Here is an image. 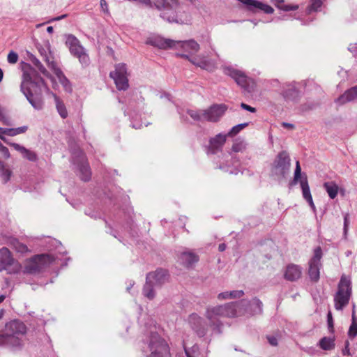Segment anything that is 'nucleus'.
I'll use <instances>...</instances> for the list:
<instances>
[{
    "mask_svg": "<svg viewBox=\"0 0 357 357\" xmlns=\"http://www.w3.org/2000/svg\"><path fill=\"white\" fill-rule=\"evenodd\" d=\"M300 181V185L302 190V195L303 199L308 203L309 206H310L312 211L315 213H316V207L314 204L312 197L311 195L310 186L307 183V180H292L289 183V186L292 187L294 185H296L298 182Z\"/></svg>",
    "mask_w": 357,
    "mask_h": 357,
    "instance_id": "nucleus-15",
    "label": "nucleus"
},
{
    "mask_svg": "<svg viewBox=\"0 0 357 357\" xmlns=\"http://www.w3.org/2000/svg\"><path fill=\"white\" fill-rule=\"evenodd\" d=\"M179 260L184 266L190 267L199 261V257L190 250H185L181 253Z\"/></svg>",
    "mask_w": 357,
    "mask_h": 357,
    "instance_id": "nucleus-20",
    "label": "nucleus"
},
{
    "mask_svg": "<svg viewBox=\"0 0 357 357\" xmlns=\"http://www.w3.org/2000/svg\"><path fill=\"white\" fill-rule=\"evenodd\" d=\"M283 126L284 127H287V128H292V126L290 125V124H287V123H283Z\"/></svg>",
    "mask_w": 357,
    "mask_h": 357,
    "instance_id": "nucleus-60",
    "label": "nucleus"
},
{
    "mask_svg": "<svg viewBox=\"0 0 357 357\" xmlns=\"http://www.w3.org/2000/svg\"><path fill=\"white\" fill-rule=\"evenodd\" d=\"M109 75L114 79L119 90H126L128 88L129 84L126 64H117L115 66V70L111 72Z\"/></svg>",
    "mask_w": 357,
    "mask_h": 357,
    "instance_id": "nucleus-10",
    "label": "nucleus"
},
{
    "mask_svg": "<svg viewBox=\"0 0 357 357\" xmlns=\"http://www.w3.org/2000/svg\"><path fill=\"white\" fill-rule=\"evenodd\" d=\"M150 44L160 49H167L169 47H174L176 41L165 39L160 36H155L149 40Z\"/></svg>",
    "mask_w": 357,
    "mask_h": 357,
    "instance_id": "nucleus-22",
    "label": "nucleus"
},
{
    "mask_svg": "<svg viewBox=\"0 0 357 357\" xmlns=\"http://www.w3.org/2000/svg\"><path fill=\"white\" fill-rule=\"evenodd\" d=\"M192 63L200 67L202 69L211 70L214 68V65L205 57L195 58L191 61Z\"/></svg>",
    "mask_w": 357,
    "mask_h": 357,
    "instance_id": "nucleus-26",
    "label": "nucleus"
},
{
    "mask_svg": "<svg viewBox=\"0 0 357 357\" xmlns=\"http://www.w3.org/2000/svg\"><path fill=\"white\" fill-rule=\"evenodd\" d=\"M5 330L10 337L15 339L14 345L17 347L20 344L22 337L26 332V327L22 321L13 320L6 324Z\"/></svg>",
    "mask_w": 357,
    "mask_h": 357,
    "instance_id": "nucleus-11",
    "label": "nucleus"
},
{
    "mask_svg": "<svg viewBox=\"0 0 357 357\" xmlns=\"http://www.w3.org/2000/svg\"><path fill=\"white\" fill-rule=\"evenodd\" d=\"M226 135H217L214 138L210 140L208 152H210L211 153H215L218 149H220L224 145V144L226 142Z\"/></svg>",
    "mask_w": 357,
    "mask_h": 357,
    "instance_id": "nucleus-23",
    "label": "nucleus"
},
{
    "mask_svg": "<svg viewBox=\"0 0 357 357\" xmlns=\"http://www.w3.org/2000/svg\"><path fill=\"white\" fill-rule=\"evenodd\" d=\"M100 6L104 11H107V3L105 0L100 1Z\"/></svg>",
    "mask_w": 357,
    "mask_h": 357,
    "instance_id": "nucleus-52",
    "label": "nucleus"
},
{
    "mask_svg": "<svg viewBox=\"0 0 357 357\" xmlns=\"http://www.w3.org/2000/svg\"><path fill=\"white\" fill-rule=\"evenodd\" d=\"M241 3L246 5L248 8L253 12L257 10H261L265 13H273L274 10L273 8L266 3H263L260 1L256 0H239Z\"/></svg>",
    "mask_w": 357,
    "mask_h": 357,
    "instance_id": "nucleus-17",
    "label": "nucleus"
},
{
    "mask_svg": "<svg viewBox=\"0 0 357 357\" xmlns=\"http://www.w3.org/2000/svg\"><path fill=\"white\" fill-rule=\"evenodd\" d=\"M303 268L294 264H288L284 271V278L286 280L294 282L301 278Z\"/></svg>",
    "mask_w": 357,
    "mask_h": 357,
    "instance_id": "nucleus-16",
    "label": "nucleus"
},
{
    "mask_svg": "<svg viewBox=\"0 0 357 357\" xmlns=\"http://www.w3.org/2000/svg\"><path fill=\"white\" fill-rule=\"evenodd\" d=\"M167 280V271L162 268L148 273L143 288V295L148 299L153 300L155 296V289L160 287Z\"/></svg>",
    "mask_w": 357,
    "mask_h": 357,
    "instance_id": "nucleus-3",
    "label": "nucleus"
},
{
    "mask_svg": "<svg viewBox=\"0 0 357 357\" xmlns=\"http://www.w3.org/2000/svg\"><path fill=\"white\" fill-rule=\"evenodd\" d=\"M354 311L355 312V304H353V310H352V312H353Z\"/></svg>",
    "mask_w": 357,
    "mask_h": 357,
    "instance_id": "nucleus-62",
    "label": "nucleus"
},
{
    "mask_svg": "<svg viewBox=\"0 0 357 357\" xmlns=\"http://www.w3.org/2000/svg\"><path fill=\"white\" fill-rule=\"evenodd\" d=\"M27 130L28 127L25 126L17 128H0V139L8 144V143L10 142H8V140L5 138L4 135L13 137L17 135L25 133L27 131Z\"/></svg>",
    "mask_w": 357,
    "mask_h": 357,
    "instance_id": "nucleus-19",
    "label": "nucleus"
},
{
    "mask_svg": "<svg viewBox=\"0 0 357 357\" xmlns=\"http://www.w3.org/2000/svg\"><path fill=\"white\" fill-rule=\"evenodd\" d=\"M166 15H167V17L169 22H179L180 21H181V19H178L177 15H172L171 14H169L168 13H166Z\"/></svg>",
    "mask_w": 357,
    "mask_h": 357,
    "instance_id": "nucleus-42",
    "label": "nucleus"
},
{
    "mask_svg": "<svg viewBox=\"0 0 357 357\" xmlns=\"http://www.w3.org/2000/svg\"><path fill=\"white\" fill-rule=\"evenodd\" d=\"M24 191H29V192H31L33 190L32 188H26V186L24 185Z\"/></svg>",
    "mask_w": 357,
    "mask_h": 357,
    "instance_id": "nucleus-58",
    "label": "nucleus"
},
{
    "mask_svg": "<svg viewBox=\"0 0 357 357\" xmlns=\"http://www.w3.org/2000/svg\"><path fill=\"white\" fill-rule=\"evenodd\" d=\"M322 251L320 247H317L314 250V255L309 262L308 274L311 280L317 282L319 279V270L321 266V259Z\"/></svg>",
    "mask_w": 357,
    "mask_h": 357,
    "instance_id": "nucleus-12",
    "label": "nucleus"
},
{
    "mask_svg": "<svg viewBox=\"0 0 357 357\" xmlns=\"http://www.w3.org/2000/svg\"><path fill=\"white\" fill-rule=\"evenodd\" d=\"M226 249V245L225 243H221L218 246V250L220 252H223Z\"/></svg>",
    "mask_w": 357,
    "mask_h": 357,
    "instance_id": "nucleus-54",
    "label": "nucleus"
},
{
    "mask_svg": "<svg viewBox=\"0 0 357 357\" xmlns=\"http://www.w3.org/2000/svg\"><path fill=\"white\" fill-rule=\"evenodd\" d=\"M319 345L323 350H331L335 347L334 340L328 337H324L319 340Z\"/></svg>",
    "mask_w": 357,
    "mask_h": 357,
    "instance_id": "nucleus-29",
    "label": "nucleus"
},
{
    "mask_svg": "<svg viewBox=\"0 0 357 357\" xmlns=\"http://www.w3.org/2000/svg\"><path fill=\"white\" fill-rule=\"evenodd\" d=\"M267 340L269 344L272 346H276L278 344V340L274 336H268Z\"/></svg>",
    "mask_w": 357,
    "mask_h": 357,
    "instance_id": "nucleus-47",
    "label": "nucleus"
},
{
    "mask_svg": "<svg viewBox=\"0 0 357 357\" xmlns=\"http://www.w3.org/2000/svg\"><path fill=\"white\" fill-rule=\"evenodd\" d=\"M20 265L12 256L7 248L0 249V272L6 271L8 274L17 273Z\"/></svg>",
    "mask_w": 357,
    "mask_h": 357,
    "instance_id": "nucleus-6",
    "label": "nucleus"
},
{
    "mask_svg": "<svg viewBox=\"0 0 357 357\" xmlns=\"http://www.w3.org/2000/svg\"><path fill=\"white\" fill-rule=\"evenodd\" d=\"M227 107L225 105H217L212 106L209 109L200 114L191 112L190 116L197 120L217 121L225 112Z\"/></svg>",
    "mask_w": 357,
    "mask_h": 357,
    "instance_id": "nucleus-7",
    "label": "nucleus"
},
{
    "mask_svg": "<svg viewBox=\"0 0 357 357\" xmlns=\"http://www.w3.org/2000/svg\"><path fill=\"white\" fill-rule=\"evenodd\" d=\"M18 61V55L14 52H10L8 55V61L11 64H15Z\"/></svg>",
    "mask_w": 357,
    "mask_h": 357,
    "instance_id": "nucleus-38",
    "label": "nucleus"
},
{
    "mask_svg": "<svg viewBox=\"0 0 357 357\" xmlns=\"http://www.w3.org/2000/svg\"><path fill=\"white\" fill-rule=\"evenodd\" d=\"M58 257L52 254L37 255L26 261L24 266V273L36 274L50 264L56 263Z\"/></svg>",
    "mask_w": 357,
    "mask_h": 357,
    "instance_id": "nucleus-4",
    "label": "nucleus"
},
{
    "mask_svg": "<svg viewBox=\"0 0 357 357\" xmlns=\"http://www.w3.org/2000/svg\"><path fill=\"white\" fill-rule=\"evenodd\" d=\"M48 243L50 245V246L49 247L50 248H51V246L57 247V245L60 244V243L57 241L56 239L52 238L48 239Z\"/></svg>",
    "mask_w": 357,
    "mask_h": 357,
    "instance_id": "nucleus-50",
    "label": "nucleus"
},
{
    "mask_svg": "<svg viewBox=\"0 0 357 357\" xmlns=\"http://www.w3.org/2000/svg\"><path fill=\"white\" fill-rule=\"evenodd\" d=\"M182 48L185 52L188 54H194L196 53L199 49V44L195 40H188V41H176V46L174 48Z\"/></svg>",
    "mask_w": 357,
    "mask_h": 357,
    "instance_id": "nucleus-21",
    "label": "nucleus"
},
{
    "mask_svg": "<svg viewBox=\"0 0 357 357\" xmlns=\"http://www.w3.org/2000/svg\"><path fill=\"white\" fill-rule=\"evenodd\" d=\"M26 181H29V185H35L36 184H39L38 182H36L37 180H31V179H29V180H26ZM36 186H33V190H36Z\"/></svg>",
    "mask_w": 357,
    "mask_h": 357,
    "instance_id": "nucleus-53",
    "label": "nucleus"
},
{
    "mask_svg": "<svg viewBox=\"0 0 357 357\" xmlns=\"http://www.w3.org/2000/svg\"><path fill=\"white\" fill-rule=\"evenodd\" d=\"M134 282H130V284L127 287L126 289L128 291H130V288L134 285Z\"/></svg>",
    "mask_w": 357,
    "mask_h": 357,
    "instance_id": "nucleus-55",
    "label": "nucleus"
},
{
    "mask_svg": "<svg viewBox=\"0 0 357 357\" xmlns=\"http://www.w3.org/2000/svg\"><path fill=\"white\" fill-rule=\"evenodd\" d=\"M349 341H346L345 342V346H344V348L342 349V354L344 356H349L351 354H350V350H349Z\"/></svg>",
    "mask_w": 357,
    "mask_h": 357,
    "instance_id": "nucleus-46",
    "label": "nucleus"
},
{
    "mask_svg": "<svg viewBox=\"0 0 357 357\" xmlns=\"http://www.w3.org/2000/svg\"><path fill=\"white\" fill-rule=\"evenodd\" d=\"M26 68H28L29 71L24 70V81L21 84V90L26 96L29 102L33 105V107L36 109H40L43 107L42 99L40 98H34L30 89L26 87V84L31 82V75L34 73V70L30 66V65H27Z\"/></svg>",
    "mask_w": 357,
    "mask_h": 357,
    "instance_id": "nucleus-9",
    "label": "nucleus"
},
{
    "mask_svg": "<svg viewBox=\"0 0 357 357\" xmlns=\"http://www.w3.org/2000/svg\"><path fill=\"white\" fill-rule=\"evenodd\" d=\"M10 245L11 247L17 252H19V253H21V254H24V253H26L29 251V249L27 248V246L21 243L19 240L17 239H13L10 241Z\"/></svg>",
    "mask_w": 357,
    "mask_h": 357,
    "instance_id": "nucleus-28",
    "label": "nucleus"
},
{
    "mask_svg": "<svg viewBox=\"0 0 357 357\" xmlns=\"http://www.w3.org/2000/svg\"><path fill=\"white\" fill-rule=\"evenodd\" d=\"M327 322H328V328L330 330H332L333 328V317H332L331 312L328 313Z\"/></svg>",
    "mask_w": 357,
    "mask_h": 357,
    "instance_id": "nucleus-45",
    "label": "nucleus"
},
{
    "mask_svg": "<svg viewBox=\"0 0 357 357\" xmlns=\"http://www.w3.org/2000/svg\"><path fill=\"white\" fill-rule=\"evenodd\" d=\"M348 335L350 338H354L357 335V321L354 311L352 313V322L349 326Z\"/></svg>",
    "mask_w": 357,
    "mask_h": 357,
    "instance_id": "nucleus-34",
    "label": "nucleus"
},
{
    "mask_svg": "<svg viewBox=\"0 0 357 357\" xmlns=\"http://www.w3.org/2000/svg\"><path fill=\"white\" fill-rule=\"evenodd\" d=\"M140 344L142 352H150V354L147 355L146 357H170L169 345L158 335L157 326L152 320L145 324Z\"/></svg>",
    "mask_w": 357,
    "mask_h": 357,
    "instance_id": "nucleus-2",
    "label": "nucleus"
},
{
    "mask_svg": "<svg viewBox=\"0 0 357 357\" xmlns=\"http://www.w3.org/2000/svg\"><path fill=\"white\" fill-rule=\"evenodd\" d=\"M47 30V31L49 33H52L53 32V27L52 26H48Z\"/></svg>",
    "mask_w": 357,
    "mask_h": 357,
    "instance_id": "nucleus-57",
    "label": "nucleus"
},
{
    "mask_svg": "<svg viewBox=\"0 0 357 357\" xmlns=\"http://www.w3.org/2000/svg\"><path fill=\"white\" fill-rule=\"evenodd\" d=\"M0 153H1L3 154V155L4 156V158H8L10 157V152H9V150L7 147H6L5 146H3L1 149H0Z\"/></svg>",
    "mask_w": 357,
    "mask_h": 357,
    "instance_id": "nucleus-43",
    "label": "nucleus"
},
{
    "mask_svg": "<svg viewBox=\"0 0 357 357\" xmlns=\"http://www.w3.org/2000/svg\"><path fill=\"white\" fill-rule=\"evenodd\" d=\"M262 311V303L257 298L248 301L241 300L239 302L229 303L215 307H208L205 316L208 324L215 334L222 333V323L221 317H234L245 314H256Z\"/></svg>",
    "mask_w": 357,
    "mask_h": 357,
    "instance_id": "nucleus-1",
    "label": "nucleus"
},
{
    "mask_svg": "<svg viewBox=\"0 0 357 357\" xmlns=\"http://www.w3.org/2000/svg\"><path fill=\"white\" fill-rule=\"evenodd\" d=\"M11 172L9 168L2 162L0 161V176L10 178Z\"/></svg>",
    "mask_w": 357,
    "mask_h": 357,
    "instance_id": "nucleus-35",
    "label": "nucleus"
},
{
    "mask_svg": "<svg viewBox=\"0 0 357 357\" xmlns=\"http://www.w3.org/2000/svg\"><path fill=\"white\" fill-rule=\"evenodd\" d=\"M243 291L242 290H234L229 291V299L230 298H240L243 295Z\"/></svg>",
    "mask_w": 357,
    "mask_h": 357,
    "instance_id": "nucleus-40",
    "label": "nucleus"
},
{
    "mask_svg": "<svg viewBox=\"0 0 357 357\" xmlns=\"http://www.w3.org/2000/svg\"><path fill=\"white\" fill-rule=\"evenodd\" d=\"M184 349L187 357H206L205 355L200 354L197 345H194L190 349L184 347Z\"/></svg>",
    "mask_w": 357,
    "mask_h": 357,
    "instance_id": "nucleus-33",
    "label": "nucleus"
},
{
    "mask_svg": "<svg viewBox=\"0 0 357 357\" xmlns=\"http://www.w3.org/2000/svg\"><path fill=\"white\" fill-rule=\"evenodd\" d=\"M343 217H344V228H343V230H344V236H346L347 234L348 229H349V213H345L343 215Z\"/></svg>",
    "mask_w": 357,
    "mask_h": 357,
    "instance_id": "nucleus-37",
    "label": "nucleus"
},
{
    "mask_svg": "<svg viewBox=\"0 0 357 357\" xmlns=\"http://www.w3.org/2000/svg\"><path fill=\"white\" fill-rule=\"evenodd\" d=\"M3 77V70L0 68V82H1Z\"/></svg>",
    "mask_w": 357,
    "mask_h": 357,
    "instance_id": "nucleus-56",
    "label": "nucleus"
},
{
    "mask_svg": "<svg viewBox=\"0 0 357 357\" xmlns=\"http://www.w3.org/2000/svg\"><path fill=\"white\" fill-rule=\"evenodd\" d=\"M241 146H242L241 144H234L232 149L235 152H238L241 150Z\"/></svg>",
    "mask_w": 357,
    "mask_h": 357,
    "instance_id": "nucleus-51",
    "label": "nucleus"
},
{
    "mask_svg": "<svg viewBox=\"0 0 357 357\" xmlns=\"http://www.w3.org/2000/svg\"><path fill=\"white\" fill-rule=\"evenodd\" d=\"M301 169L299 161H296V169H295L294 178H295V179L301 178Z\"/></svg>",
    "mask_w": 357,
    "mask_h": 357,
    "instance_id": "nucleus-41",
    "label": "nucleus"
},
{
    "mask_svg": "<svg viewBox=\"0 0 357 357\" xmlns=\"http://www.w3.org/2000/svg\"><path fill=\"white\" fill-rule=\"evenodd\" d=\"M13 338V337H10L6 331L3 333H0V346L17 347L16 345H14V339Z\"/></svg>",
    "mask_w": 357,
    "mask_h": 357,
    "instance_id": "nucleus-31",
    "label": "nucleus"
},
{
    "mask_svg": "<svg viewBox=\"0 0 357 357\" xmlns=\"http://www.w3.org/2000/svg\"><path fill=\"white\" fill-rule=\"evenodd\" d=\"M248 126V123L239 124L232 128V129L228 133L229 136L233 137L237 135L241 130L245 128Z\"/></svg>",
    "mask_w": 357,
    "mask_h": 357,
    "instance_id": "nucleus-36",
    "label": "nucleus"
},
{
    "mask_svg": "<svg viewBox=\"0 0 357 357\" xmlns=\"http://www.w3.org/2000/svg\"><path fill=\"white\" fill-rule=\"evenodd\" d=\"M228 74L236 82L239 86L250 91V84H253V82L247 77L244 73L234 69H228Z\"/></svg>",
    "mask_w": 357,
    "mask_h": 357,
    "instance_id": "nucleus-18",
    "label": "nucleus"
},
{
    "mask_svg": "<svg viewBox=\"0 0 357 357\" xmlns=\"http://www.w3.org/2000/svg\"><path fill=\"white\" fill-rule=\"evenodd\" d=\"M5 298L4 295H0V303L4 301Z\"/></svg>",
    "mask_w": 357,
    "mask_h": 357,
    "instance_id": "nucleus-59",
    "label": "nucleus"
},
{
    "mask_svg": "<svg viewBox=\"0 0 357 357\" xmlns=\"http://www.w3.org/2000/svg\"><path fill=\"white\" fill-rule=\"evenodd\" d=\"M290 167V158L288 153L282 151L278 153L274 162L273 169L276 172L284 174Z\"/></svg>",
    "mask_w": 357,
    "mask_h": 357,
    "instance_id": "nucleus-14",
    "label": "nucleus"
},
{
    "mask_svg": "<svg viewBox=\"0 0 357 357\" xmlns=\"http://www.w3.org/2000/svg\"><path fill=\"white\" fill-rule=\"evenodd\" d=\"M218 298L219 300L229 299V291H225V292L220 293L218 295Z\"/></svg>",
    "mask_w": 357,
    "mask_h": 357,
    "instance_id": "nucleus-44",
    "label": "nucleus"
},
{
    "mask_svg": "<svg viewBox=\"0 0 357 357\" xmlns=\"http://www.w3.org/2000/svg\"><path fill=\"white\" fill-rule=\"evenodd\" d=\"M3 145L2 144V143L0 142V149L3 146Z\"/></svg>",
    "mask_w": 357,
    "mask_h": 357,
    "instance_id": "nucleus-63",
    "label": "nucleus"
},
{
    "mask_svg": "<svg viewBox=\"0 0 357 357\" xmlns=\"http://www.w3.org/2000/svg\"><path fill=\"white\" fill-rule=\"evenodd\" d=\"M8 145L14 148L16 151H19L22 156L30 160L35 161L37 159V155L35 152L26 149L25 147L17 144V143H8Z\"/></svg>",
    "mask_w": 357,
    "mask_h": 357,
    "instance_id": "nucleus-24",
    "label": "nucleus"
},
{
    "mask_svg": "<svg viewBox=\"0 0 357 357\" xmlns=\"http://www.w3.org/2000/svg\"><path fill=\"white\" fill-rule=\"evenodd\" d=\"M3 314V310H0V319L2 317Z\"/></svg>",
    "mask_w": 357,
    "mask_h": 357,
    "instance_id": "nucleus-61",
    "label": "nucleus"
},
{
    "mask_svg": "<svg viewBox=\"0 0 357 357\" xmlns=\"http://www.w3.org/2000/svg\"><path fill=\"white\" fill-rule=\"evenodd\" d=\"M271 1L274 3V5L278 8L279 9L283 10H296L298 6L297 5H293V4H285L284 3V0H271Z\"/></svg>",
    "mask_w": 357,
    "mask_h": 357,
    "instance_id": "nucleus-30",
    "label": "nucleus"
},
{
    "mask_svg": "<svg viewBox=\"0 0 357 357\" xmlns=\"http://www.w3.org/2000/svg\"><path fill=\"white\" fill-rule=\"evenodd\" d=\"M189 324L192 329L197 333L199 337H204L207 334V324L203 318L197 314H192L190 315Z\"/></svg>",
    "mask_w": 357,
    "mask_h": 357,
    "instance_id": "nucleus-13",
    "label": "nucleus"
},
{
    "mask_svg": "<svg viewBox=\"0 0 357 357\" xmlns=\"http://www.w3.org/2000/svg\"><path fill=\"white\" fill-rule=\"evenodd\" d=\"M54 99H55V102H56V109H57V111L59 113L60 116L63 119L66 118L68 116V112H67L65 105L60 100V98L58 96H56V95H54Z\"/></svg>",
    "mask_w": 357,
    "mask_h": 357,
    "instance_id": "nucleus-32",
    "label": "nucleus"
},
{
    "mask_svg": "<svg viewBox=\"0 0 357 357\" xmlns=\"http://www.w3.org/2000/svg\"><path fill=\"white\" fill-rule=\"evenodd\" d=\"M321 0H312V8L313 9H315L317 10V8H319V7H321Z\"/></svg>",
    "mask_w": 357,
    "mask_h": 357,
    "instance_id": "nucleus-48",
    "label": "nucleus"
},
{
    "mask_svg": "<svg viewBox=\"0 0 357 357\" xmlns=\"http://www.w3.org/2000/svg\"><path fill=\"white\" fill-rule=\"evenodd\" d=\"M0 121L6 126L10 125L9 119L4 114L1 107L0 106Z\"/></svg>",
    "mask_w": 357,
    "mask_h": 357,
    "instance_id": "nucleus-39",
    "label": "nucleus"
},
{
    "mask_svg": "<svg viewBox=\"0 0 357 357\" xmlns=\"http://www.w3.org/2000/svg\"><path fill=\"white\" fill-rule=\"evenodd\" d=\"M324 188L326 189L331 199H335L336 197L339 190V187L335 182H326L324 183Z\"/></svg>",
    "mask_w": 357,
    "mask_h": 357,
    "instance_id": "nucleus-27",
    "label": "nucleus"
},
{
    "mask_svg": "<svg viewBox=\"0 0 357 357\" xmlns=\"http://www.w3.org/2000/svg\"><path fill=\"white\" fill-rule=\"evenodd\" d=\"M241 107L243 109H246V110H248L249 112H256L255 108H254V107H251L250 105H246L245 103H242L241 104Z\"/></svg>",
    "mask_w": 357,
    "mask_h": 357,
    "instance_id": "nucleus-49",
    "label": "nucleus"
},
{
    "mask_svg": "<svg viewBox=\"0 0 357 357\" xmlns=\"http://www.w3.org/2000/svg\"><path fill=\"white\" fill-rule=\"evenodd\" d=\"M357 98V87H353L347 91L338 99L337 102L340 104H344L347 102L355 100Z\"/></svg>",
    "mask_w": 357,
    "mask_h": 357,
    "instance_id": "nucleus-25",
    "label": "nucleus"
},
{
    "mask_svg": "<svg viewBox=\"0 0 357 357\" xmlns=\"http://www.w3.org/2000/svg\"><path fill=\"white\" fill-rule=\"evenodd\" d=\"M351 296V282L349 278L342 275L338 284L334 301L337 310H342L348 303Z\"/></svg>",
    "mask_w": 357,
    "mask_h": 357,
    "instance_id": "nucleus-5",
    "label": "nucleus"
},
{
    "mask_svg": "<svg viewBox=\"0 0 357 357\" xmlns=\"http://www.w3.org/2000/svg\"><path fill=\"white\" fill-rule=\"evenodd\" d=\"M66 45L72 54L78 58L80 63L84 66L89 63V57L85 52L84 49L80 45L79 40L73 35H68L66 38Z\"/></svg>",
    "mask_w": 357,
    "mask_h": 357,
    "instance_id": "nucleus-8",
    "label": "nucleus"
}]
</instances>
